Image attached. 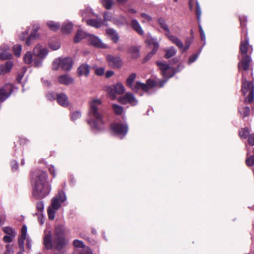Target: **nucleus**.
Wrapping results in <instances>:
<instances>
[{
    "label": "nucleus",
    "instance_id": "nucleus-1",
    "mask_svg": "<svg viewBox=\"0 0 254 254\" xmlns=\"http://www.w3.org/2000/svg\"><path fill=\"white\" fill-rule=\"evenodd\" d=\"M87 122L90 127L96 130H101L104 128L102 101L98 98H93L89 102L88 119Z\"/></svg>",
    "mask_w": 254,
    "mask_h": 254
},
{
    "label": "nucleus",
    "instance_id": "nucleus-2",
    "mask_svg": "<svg viewBox=\"0 0 254 254\" xmlns=\"http://www.w3.org/2000/svg\"><path fill=\"white\" fill-rule=\"evenodd\" d=\"M33 195L37 199L46 197L51 191V185L48 181L47 173L37 171L32 174Z\"/></svg>",
    "mask_w": 254,
    "mask_h": 254
},
{
    "label": "nucleus",
    "instance_id": "nucleus-3",
    "mask_svg": "<svg viewBox=\"0 0 254 254\" xmlns=\"http://www.w3.org/2000/svg\"><path fill=\"white\" fill-rule=\"evenodd\" d=\"M44 244L47 249L52 248L58 250L63 249L65 245V241L62 233H58L57 230L53 237H52L51 232L49 231H45Z\"/></svg>",
    "mask_w": 254,
    "mask_h": 254
},
{
    "label": "nucleus",
    "instance_id": "nucleus-4",
    "mask_svg": "<svg viewBox=\"0 0 254 254\" xmlns=\"http://www.w3.org/2000/svg\"><path fill=\"white\" fill-rule=\"evenodd\" d=\"M240 50L243 56L242 59L238 64V68L240 71L242 69L247 71L249 69L251 59L247 53L252 52V47L249 44V38L247 35L245 36L244 39H242Z\"/></svg>",
    "mask_w": 254,
    "mask_h": 254
},
{
    "label": "nucleus",
    "instance_id": "nucleus-5",
    "mask_svg": "<svg viewBox=\"0 0 254 254\" xmlns=\"http://www.w3.org/2000/svg\"><path fill=\"white\" fill-rule=\"evenodd\" d=\"M242 74V91L244 96L248 94L245 99V102L251 103L254 99V85L250 81H248L245 77L244 72Z\"/></svg>",
    "mask_w": 254,
    "mask_h": 254
},
{
    "label": "nucleus",
    "instance_id": "nucleus-6",
    "mask_svg": "<svg viewBox=\"0 0 254 254\" xmlns=\"http://www.w3.org/2000/svg\"><path fill=\"white\" fill-rule=\"evenodd\" d=\"M158 23L160 27L166 32L165 35L168 39L170 40L172 43L181 47L182 43L180 41V39L171 34L170 29L168 27L166 20L163 18L160 17L158 19Z\"/></svg>",
    "mask_w": 254,
    "mask_h": 254
},
{
    "label": "nucleus",
    "instance_id": "nucleus-7",
    "mask_svg": "<svg viewBox=\"0 0 254 254\" xmlns=\"http://www.w3.org/2000/svg\"><path fill=\"white\" fill-rule=\"evenodd\" d=\"M72 66V62L70 58H59L53 62L52 68L54 70H58L61 68L64 70L67 71L71 68Z\"/></svg>",
    "mask_w": 254,
    "mask_h": 254
},
{
    "label": "nucleus",
    "instance_id": "nucleus-8",
    "mask_svg": "<svg viewBox=\"0 0 254 254\" xmlns=\"http://www.w3.org/2000/svg\"><path fill=\"white\" fill-rule=\"evenodd\" d=\"M157 83L154 81L148 79L147 81L146 84L142 83L139 81L136 82L133 84L130 88L135 92H138L139 90L147 92L151 88L156 86Z\"/></svg>",
    "mask_w": 254,
    "mask_h": 254
},
{
    "label": "nucleus",
    "instance_id": "nucleus-9",
    "mask_svg": "<svg viewBox=\"0 0 254 254\" xmlns=\"http://www.w3.org/2000/svg\"><path fill=\"white\" fill-rule=\"evenodd\" d=\"M146 42L149 45L153 46L152 51L148 54L145 58L146 61L149 60L155 54L157 50L159 48V44L157 39L152 37L150 34L147 35Z\"/></svg>",
    "mask_w": 254,
    "mask_h": 254
},
{
    "label": "nucleus",
    "instance_id": "nucleus-10",
    "mask_svg": "<svg viewBox=\"0 0 254 254\" xmlns=\"http://www.w3.org/2000/svg\"><path fill=\"white\" fill-rule=\"evenodd\" d=\"M157 64L161 70L162 74L164 77L169 78L173 76L174 74V69L169 66L168 64L162 62H158Z\"/></svg>",
    "mask_w": 254,
    "mask_h": 254
},
{
    "label": "nucleus",
    "instance_id": "nucleus-11",
    "mask_svg": "<svg viewBox=\"0 0 254 254\" xmlns=\"http://www.w3.org/2000/svg\"><path fill=\"white\" fill-rule=\"evenodd\" d=\"M113 131L117 135L121 136V138L124 136L127 132L128 127L127 125L119 123L113 124L111 126Z\"/></svg>",
    "mask_w": 254,
    "mask_h": 254
},
{
    "label": "nucleus",
    "instance_id": "nucleus-12",
    "mask_svg": "<svg viewBox=\"0 0 254 254\" xmlns=\"http://www.w3.org/2000/svg\"><path fill=\"white\" fill-rule=\"evenodd\" d=\"M106 60L109 65L113 68H120L123 64L122 60L119 56L108 55L106 57Z\"/></svg>",
    "mask_w": 254,
    "mask_h": 254
},
{
    "label": "nucleus",
    "instance_id": "nucleus-13",
    "mask_svg": "<svg viewBox=\"0 0 254 254\" xmlns=\"http://www.w3.org/2000/svg\"><path fill=\"white\" fill-rule=\"evenodd\" d=\"M118 101L122 104H129L135 106L137 104V101L132 93H127L124 96L118 98Z\"/></svg>",
    "mask_w": 254,
    "mask_h": 254
},
{
    "label": "nucleus",
    "instance_id": "nucleus-14",
    "mask_svg": "<svg viewBox=\"0 0 254 254\" xmlns=\"http://www.w3.org/2000/svg\"><path fill=\"white\" fill-rule=\"evenodd\" d=\"M87 40L89 43L94 47L99 48H107V46L102 42V40L94 35L89 34L88 36Z\"/></svg>",
    "mask_w": 254,
    "mask_h": 254
},
{
    "label": "nucleus",
    "instance_id": "nucleus-15",
    "mask_svg": "<svg viewBox=\"0 0 254 254\" xmlns=\"http://www.w3.org/2000/svg\"><path fill=\"white\" fill-rule=\"evenodd\" d=\"M13 91V86L10 83L6 84L2 88L0 89V102L4 101L8 98Z\"/></svg>",
    "mask_w": 254,
    "mask_h": 254
},
{
    "label": "nucleus",
    "instance_id": "nucleus-16",
    "mask_svg": "<svg viewBox=\"0 0 254 254\" xmlns=\"http://www.w3.org/2000/svg\"><path fill=\"white\" fill-rule=\"evenodd\" d=\"M34 55L40 59H44L48 54L47 48L43 47L40 45H37L33 49Z\"/></svg>",
    "mask_w": 254,
    "mask_h": 254
},
{
    "label": "nucleus",
    "instance_id": "nucleus-17",
    "mask_svg": "<svg viewBox=\"0 0 254 254\" xmlns=\"http://www.w3.org/2000/svg\"><path fill=\"white\" fill-rule=\"evenodd\" d=\"M23 60L25 64H29L33 63L36 67H40L42 65V61L41 60H33V55L31 52H27L23 57Z\"/></svg>",
    "mask_w": 254,
    "mask_h": 254
},
{
    "label": "nucleus",
    "instance_id": "nucleus-18",
    "mask_svg": "<svg viewBox=\"0 0 254 254\" xmlns=\"http://www.w3.org/2000/svg\"><path fill=\"white\" fill-rule=\"evenodd\" d=\"M12 66V62L10 61L6 62L5 64L0 66V75H4L9 72Z\"/></svg>",
    "mask_w": 254,
    "mask_h": 254
},
{
    "label": "nucleus",
    "instance_id": "nucleus-19",
    "mask_svg": "<svg viewBox=\"0 0 254 254\" xmlns=\"http://www.w3.org/2000/svg\"><path fill=\"white\" fill-rule=\"evenodd\" d=\"M57 100L58 103L63 107H67L69 105L67 97L64 93L59 94L57 97Z\"/></svg>",
    "mask_w": 254,
    "mask_h": 254
},
{
    "label": "nucleus",
    "instance_id": "nucleus-20",
    "mask_svg": "<svg viewBox=\"0 0 254 254\" xmlns=\"http://www.w3.org/2000/svg\"><path fill=\"white\" fill-rule=\"evenodd\" d=\"M89 34L86 33L82 30H78L74 38V42L75 43L79 42L82 39L86 38L87 39L88 36Z\"/></svg>",
    "mask_w": 254,
    "mask_h": 254
},
{
    "label": "nucleus",
    "instance_id": "nucleus-21",
    "mask_svg": "<svg viewBox=\"0 0 254 254\" xmlns=\"http://www.w3.org/2000/svg\"><path fill=\"white\" fill-rule=\"evenodd\" d=\"M27 233V227L23 225L21 230V235L18 239V244L19 247L23 250L24 249V241L26 239Z\"/></svg>",
    "mask_w": 254,
    "mask_h": 254
},
{
    "label": "nucleus",
    "instance_id": "nucleus-22",
    "mask_svg": "<svg viewBox=\"0 0 254 254\" xmlns=\"http://www.w3.org/2000/svg\"><path fill=\"white\" fill-rule=\"evenodd\" d=\"M131 25L132 28L139 35H143L144 31L139 23L136 19H132L131 21Z\"/></svg>",
    "mask_w": 254,
    "mask_h": 254
},
{
    "label": "nucleus",
    "instance_id": "nucleus-23",
    "mask_svg": "<svg viewBox=\"0 0 254 254\" xmlns=\"http://www.w3.org/2000/svg\"><path fill=\"white\" fill-rule=\"evenodd\" d=\"M86 23L88 25L99 28L102 25V20L101 18L93 19V18L86 19Z\"/></svg>",
    "mask_w": 254,
    "mask_h": 254
},
{
    "label": "nucleus",
    "instance_id": "nucleus-24",
    "mask_svg": "<svg viewBox=\"0 0 254 254\" xmlns=\"http://www.w3.org/2000/svg\"><path fill=\"white\" fill-rule=\"evenodd\" d=\"M78 74L79 76H88L89 73V67L87 64H83L77 69Z\"/></svg>",
    "mask_w": 254,
    "mask_h": 254
},
{
    "label": "nucleus",
    "instance_id": "nucleus-25",
    "mask_svg": "<svg viewBox=\"0 0 254 254\" xmlns=\"http://www.w3.org/2000/svg\"><path fill=\"white\" fill-rule=\"evenodd\" d=\"M60 83L64 85H69L73 82V79L67 75H63L59 77Z\"/></svg>",
    "mask_w": 254,
    "mask_h": 254
},
{
    "label": "nucleus",
    "instance_id": "nucleus-26",
    "mask_svg": "<svg viewBox=\"0 0 254 254\" xmlns=\"http://www.w3.org/2000/svg\"><path fill=\"white\" fill-rule=\"evenodd\" d=\"M128 53L132 59H136L139 57V49L137 47H131L128 50Z\"/></svg>",
    "mask_w": 254,
    "mask_h": 254
},
{
    "label": "nucleus",
    "instance_id": "nucleus-27",
    "mask_svg": "<svg viewBox=\"0 0 254 254\" xmlns=\"http://www.w3.org/2000/svg\"><path fill=\"white\" fill-rule=\"evenodd\" d=\"M107 34L109 36L114 42L117 43L119 40V36L117 32L113 29H107L106 30Z\"/></svg>",
    "mask_w": 254,
    "mask_h": 254
},
{
    "label": "nucleus",
    "instance_id": "nucleus-28",
    "mask_svg": "<svg viewBox=\"0 0 254 254\" xmlns=\"http://www.w3.org/2000/svg\"><path fill=\"white\" fill-rule=\"evenodd\" d=\"M73 245L77 248H82L84 251H86V254H93L88 247H85L83 242L75 240L73 241Z\"/></svg>",
    "mask_w": 254,
    "mask_h": 254
},
{
    "label": "nucleus",
    "instance_id": "nucleus-29",
    "mask_svg": "<svg viewBox=\"0 0 254 254\" xmlns=\"http://www.w3.org/2000/svg\"><path fill=\"white\" fill-rule=\"evenodd\" d=\"M73 28V24L70 21L64 22L62 27V31L63 33L68 34L71 32Z\"/></svg>",
    "mask_w": 254,
    "mask_h": 254
},
{
    "label": "nucleus",
    "instance_id": "nucleus-30",
    "mask_svg": "<svg viewBox=\"0 0 254 254\" xmlns=\"http://www.w3.org/2000/svg\"><path fill=\"white\" fill-rule=\"evenodd\" d=\"M81 16L83 17V20H85L87 18L90 19L94 17V13L90 8H87L82 12Z\"/></svg>",
    "mask_w": 254,
    "mask_h": 254
},
{
    "label": "nucleus",
    "instance_id": "nucleus-31",
    "mask_svg": "<svg viewBox=\"0 0 254 254\" xmlns=\"http://www.w3.org/2000/svg\"><path fill=\"white\" fill-rule=\"evenodd\" d=\"M165 58L169 59L174 56L177 53V50L174 47H170L165 50Z\"/></svg>",
    "mask_w": 254,
    "mask_h": 254
},
{
    "label": "nucleus",
    "instance_id": "nucleus-32",
    "mask_svg": "<svg viewBox=\"0 0 254 254\" xmlns=\"http://www.w3.org/2000/svg\"><path fill=\"white\" fill-rule=\"evenodd\" d=\"M117 94H123L125 91L124 85L121 83H118L113 86Z\"/></svg>",
    "mask_w": 254,
    "mask_h": 254
},
{
    "label": "nucleus",
    "instance_id": "nucleus-33",
    "mask_svg": "<svg viewBox=\"0 0 254 254\" xmlns=\"http://www.w3.org/2000/svg\"><path fill=\"white\" fill-rule=\"evenodd\" d=\"M180 41L182 43V46L181 47V46H179L178 45H176V46L180 49L182 50L183 51V52H185L187 51L188 50V49L189 48V47L191 44L192 40L190 39H187L186 40L185 46H184L183 42H182V41L180 39Z\"/></svg>",
    "mask_w": 254,
    "mask_h": 254
},
{
    "label": "nucleus",
    "instance_id": "nucleus-34",
    "mask_svg": "<svg viewBox=\"0 0 254 254\" xmlns=\"http://www.w3.org/2000/svg\"><path fill=\"white\" fill-rule=\"evenodd\" d=\"M61 207V204L59 201V199L57 197H54L51 201V205L49 207L52 208V209L58 210Z\"/></svg>",
    "mask_w": 254,
    "mask_h": 254
},
{
    "label": "nucleus",
    "instance_id": "nucleus-35",
    "mask_svg": "<svg viewBox=\"0 0 254 254\" xmlns=\"http://www.w3.org/2000/svg\"><path fill=\"white\" fill-rule=\"evenodd\" d=\"M112 108L114 113L118 115H121L123 113V108L120 105L113 104L112 105Z\"/></svg>",
    "mask_w": 254,
    "mask_h": 254
},
{
    "label": "nucleus",
    "instance_id": "nucleus-36",
    "mask_svg": "<svg viewBox=\"0 0 254 254\" xmlns=\"http://www.w3.org/2000/svg\"><path fill=\"white\" fill-rule=\"evenodd\" d=\"M47 24L49 28L53 31H56L60 27V24L52 21H48Z\"/></svg>",
    "mask_w": 254,
    "mask_h": 254
},
{
    "label": "nucleus",
    "instance_id": "nucleus-37",
    "mask_svg": "<svg viewBox=\"0 0 254 254\" xmlns=\"http://www.w3.org/2000/svg\"><path fill=\"white\" fill-rule=\"evenodd\" d=\"M107 92L108 93L109 97L111 99L114 100L116 98V94H117L116 92L115 89H114L113 86L109 87L107 89Z\"/></svg>",
    "mask_w": 254,
    "mask_h": 254
},
{
    "label": "nucleus",
    "instance_id": "nucleus-38",
    "mask_svg": "<svg viewBox=\"0 0 254 254\" xmlns=\"http://www.w3.org/2000/svg\"><path fill=\"white\" fill-rule=\"evenodd\" d=\"M36 37V33H31L30 35L26 39V44L28 46H30Z\"/></svg>",
    "mask_w": 254,
    "mask_h": 254
},
{
    "label": "nucleus",
    "instance_id": "nucleus-39",
    "mask_svg": "<svg viewBox=\"0 0 254 254\" xmlns=\"http://www.w3.org/2000/svg\"><path fill=\"white\" fill-rule=\"evenodd\" d=\"M250 132V130L247 128H242L240 131H239V135L241 138H243L244 139H246L248 136Z\"/></svg>",
    "mask_w": 254,
    "mask_h": 254
},
{
    "label": "nucleus",
    "instance_id": "nucleus-40",
    "mask_svg": "<svg viewBox=\"0 0 254 254\" xmlns=\"http://www.w3.org/2000/svg\"><path fill=\"white\" fill-rule=\"evenodd\" d=\"M12 55L6 50L2 51L0 54V59L2 60L11 59Z\"/></svg>",
    "mask_w": 254,
    "mask_h": 254
},
{
    "label": "nucleus",
    "instance_id": "nucleus-41",
    "mask_svg": "<svg viewBox=\"0 0 254 254\" xmlns=\"http://www.w3.org/2000/svg\"><path fill=\"white\" fill-rule=\"evenodd\" d=\"M13 53L15 56L19 57L20 56L22 47L19 44H16L13 46Z\"/></svg>",
    "mask_w": 254,
    "mask_h": 254
},
{
    "label": "nucleus",
    "instance_id": "nucleus-42",
    "mask_svg": "<svg viewBox=\"0 0 254 254\" xmlns=\"http://www.w3.org/2000/svg\"><path fill=\"white\" fill-rule=\"evenodd\" d=\"M250 109L248 107H246L244 108H240L239 110V112L243 116V118L249 115Z\"/></svg>",
    "mask_w": 254,
    "mask_h": 254
},
{
    "label": "nucleus",
    "instance_id": "nucleus-43",
    "mask_svg": "<svg viewBox=\"0 0 254 254\" xmlns=\"http://www.w3.org/2000/svg\"><path fill=\"white\" fill-rule=\"evenodd\" d=\"M136 77V74L135 73L131 74L127 79V84L130 87L133 84V82Z\"/></svg>",
    "mask_w": 254,
    "mask_h": 254
},
{
    "label": "nucleus",
    "instance_id": "nucleus-44",
    "mask_svg": "<svg viewBox=\"0 0 254 254\" xmlns=\"http://www.w3.org/2000/svg\"><path fill=\"white\" fill-rule=\"evenodd\" d=\"M56 210L52 209L51 207H49L48 209V215L49 219L54 220L55 217V213Z\"/></svg>",
    "mask_w": 254,
    "mask_h": 254
},
{
    "label": "nucleus",
    "instance_id": "nucleus-45",
    "mask_svg": "<svg viewBox=\"0 0 254 254\" xmlns=\"http://www.w3.org/2000/svg\"><path fill=\"white\" fill-rule=\"evenodd\" d=\"M112 0H102V3L107 9H110L113 4Z\"/></svg>",
    "mask_w": 254,
    "mask_h": 254
},
{
    "label": "nucleus",
    "instance_id": "nucleus-46",
    "mask_svg": "<svg viewBox=\"0 0 254 254\" xmlns=\"http://www.w3.org/2000/svg\"><path fill=\"white\" fill-rule=\"evenodd\" d=\"M81 116V114L79 111H75L73 112L71 115V119L73 121H75V120L79 119Z\"/></svg>",
    "mask_w": 254,
    "mask_h": 254
},
{
    "label": "nucleus",
    "instance_id": "nucleus-47",
    "mask_svg": "<svg viewBox=\"0 0 254 254\" xmlns=\"http://www.w3.org/2000/svg\"><path fill=\"white\" fill-rule=\"evenodd\" d=\"M2 229L3 232L7 235H16V233L15 231L10 227H5L3 228Z\"/></svg>",
    "mask_w": 254,
    "mask_h": 254
},
{
    "label": "nucleus",
    "instance_id": "nucleus-48",
    "mask_svg": "<svg viewBox=\"0 0 254 254\" xmlns=\"http://www.w3.org/2000/svg\"><path fill=\"white\" fill-rule=\"evenodd\" d=\"M246 163L248 166H252L254 165V155H252L247 158Z\"/></svg>",
    "mask_w": 254,
    "mask_h": 254
},
{
    "label": "nucleus",
    "instance_id": "nucleus-49",
    "mask_svg": "<svg viewBox=\"0 0 254 254\" xmlns=\"http://www.w3.org/2000/svg\"><path fill=\"white\" fill-rule=\"evenodd\" d=\"M141 16L142 18H143L144 19V20H143L142 21V22H145V21H147V22H150L152 19L151 16H150L145 13H142L141 14Z\"/></svg>",
    "mask_w": 254,
    "mask_h": 254
},
{
    "label": "nucleus",
    "instance_id": "nucleus-50",
    "mask_svg": "<svg viewBox=\"0 0 254 254\" xmlns=\"http://www.w3.org/2000/svg\"><path fill=\"white\" fill-rule=\"evenodd\" d=\"M195 13H196L197 20L198 21H199L200 19V17H201V11L200 7L198 2H196V10H195Z\"/></svg>",
    "mask_w": 254,
    "mask_h": 254
},
{
    "label": "nucleus",
    "instance_id": "nucleus-51",
    "mask_svg": "<svg viewBox=\"0 0 254 254\" xmlns=\"http://www.w3.org/2000/svg\"><path fill=\"white\" fill-rule=\"evenodd\" d=\"M15 236V235H7L3 237V240L5 243H10L12 241L13 238Z\"/></svg>",
    "mask_w": 254,
    "mask_h": 254
},
{
    "label": "nucleus",
    "instance_id": "nucleus-52",
    "mask_svg": "<svg viewBox=\"0 0 254 254\" xmlns=\"http://www.w3.org/2000/svg\"><path fill=\"white\" fill-rule=\"evenodd\" d=\"M29 31L28 30H25L24 32L21 33V35L19 36V38L21 40H24L26 39L28 37Z\"/></svg>",
    "mask_w": 254,
    "mask_h": 254
},
{
    "label": "nucleus",
    "instance_id": "nucleus-53",
    "mask_svg": "<svg viewBox=\"0 0 254 254\" xmlns=\"http://www.w3.org/2000/svg\"><path fill=\"white\" fill-rule=\"evenodd\" d=\"M113 22L116 24L121 25H123L126 23V19L124 17H121V19L120 21H118L117 19H113Z\"/></svg>",
    "mask_w": 254,
    "mask_h": 254
},
{
    "label": "nucleus",
    "instance_id": "nucleus-54",
    "mask_svg": "<svg viewBox=\"0 0 254 254\" xmlns=\"http://www.w3.org/2000/svg\"><path fill=\"white\" fill-rule=\"evenodd\" d=\"M50 47L52 49L54 50H56L59 49V48L60 47V44L58 42H57L55 44H53L51 43L50 44Z\"/></svg>",
    "mask_w": 254,
    "mask_h": 254
},
{
    "label": "nucleus",
    "instance_id": "nucleus-55",
    "mask_svg": "<svg viewBox=\"0 0 254 254\" xmlns=\"http://www.w3.org/2000/svg\"><path fill=\"white\" fill-rule=\"evenodd\" d=\"M59 197L61 201L63 202L66 200V196L65 193L63 191H59Z\"/></svg>",
    "mask_w": 254,
    "mask_h": 254
},
{
    "label": "nucleus",
    "instance_id": "nucleus-56",
    "mask_svg": "<svg viewBox=\"0 0 254 254\" xmlns=\"http://www.w3.org/2000/svg\"><path fill=\"white\" fill-rule=\"evenodd\" d=\"M198 57V54H193L192 56H191L189 58V60L188 61L189 64L194 62L197 59Z\"/></svg>",
    "mask_w": 254,
    "mask_h": 254
},
{
    "label": "nucleus",
    "instance_id": "nucleus-57",
    "mask_svg": "<svg viewBox=\"0 0 254 254\" xmlns=\"http://www.w3.org/2000/svg\"><path fill=\"white\" fill-rule=\"evenodd\" d=\"M248 141L251 145H254V134H251L249 135Z\"/></svg>",
    "mask_w": 254,
    "mask_h": 254
},
{
    "label": "nucleus",
    "instance_id": "nucleus-58",
    "mask_svg": "<svg viewBox=\"0 0 254 254\" xmlns=\"http://www.w3.org/2000/svg\"><path fill=\"white\" fill-rule=\"evenodd\" d=\"M105 70L103 68L100 67L97 68L95 73L98 75H102L104 73Z\"/></svg>",
    "mask_w": 254,
    "mask_h": 254
},
{
    "label": "nucleus",
    "instance_id": "nucleus-59",
    "mask_svg": "<svg viewBox=\"0 0 254 254\" xmlns=\"http://www.w3.org/2000/svg\"><path fill=\"white\" fill-rule=\"evenodd\" d=\"M6 250L3 254H13V251L9 245H6Z\"/></svg>",
    "mask_w": 254,
    "mask_h": 254
},
{
    "label": "nucleus",
    "instance_id": "nucleus-60",
    "mask_svg": "<svg viewBox=\"0 0 254 254\" xmlns=\"http://www.w3.org/2000/svg\"><path fill=\"white\" fill-rule=\"evenodd\" d=\"M11 168L13 171H15L17 170L18 165L15 161H13L11 163Z\"/></svg>",
    "mask_w": 254,
    "mask_h": 254
},
{
    "label": "nucleus",
    "instance_id": "nucleus-61",
    "mask_svg": "<svg viewBox=\"0 0 254 254\" xmlns=\"http://www.w3.org/2000/svg\"><path fill=\"white\" fill-rule=\"evenodd\" d=\"M104 20L106 21H110L112 20V16L108 12H106L104 15Z\"/></svg>",
    "mask_w": 254,
    "mask_h": 254
},
{
    "label": "nucleus",
    "instance_id": "nucleus-62",
    "mask_svg": "<svg viewBox=\"0 0 254 254\" xmlns=\"http://www.w3.org/2000/svg\"><path fill=\"white\" fill-rule=\"evenodd\" d=\"M49 170L50 173L53 175V177H55L56 176L55 174V169L54 166H51L49 168Z\"/></svg>",
    "mask_w": 254,
    "mask_h": 254
},
{
    "label": "nucleus",
    "instance_id": "nucleus-63",
    "mask_svg": "<svg viewBox=\"0 0 254 254\" xmlns=\"http://www.w3.org/2000/svg\"><path fill=\"white\" fill-rule=\"evenodd\" d=\"M37 207L40 211H42L44 208V205L42 202H40L37 204Z\"/></svg>",
    "mask_w": 254,
    "mask_h": 254
},
{
    "label": "nucleus",
    "instance_id": "nucleus-64",
    "mask_svg": "<svg viewBox=\"0 0 254 254\" xmlns=\"http://www.w3.org/2000/svg\"><path fill=\"white\" fill-rule=\"evenodd\" d=\"M113 74H114V72L113 71L109 70V71H107V72L106 73V77L109 78V77L112 76Z\"/></svg>",
    "mask_w": 254,
    "mask_h": 254
}]
</instances>
